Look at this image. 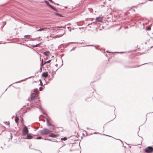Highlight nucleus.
I'll return each mask as SVG.
<instances>
[{"label":"nucleus","mask_w":153,"mask_h":153,"mask_svg":"<svg viewBox=\"0 0 153 153\" xmlns=\"http://www.w3.org/2000/svg\"><path fill=\"white\" fill-rule=\"evenodd\" d=\"M36 92L34 91L31 94V106L33 107H35L41 109L40 104L39 102V100L35 99V97L37 96Z\"/></svg>","instance_id":"f257e3e1"},{"label":"nucleus","mask_w":153,"mask_h":153,"mask_svg":"<svg viewBox=\"0 0 153 153\" xmlns=\"http://www.w3.org/2000/svg\"><path fill=\"white\" fill-rule=\"evenodd\" d=\"M39 132L42 134H47L49 133L50 130L47 128H45L40 130Z\"/></svg>","instance_id":"f03ea898"},{"label":"nucleus","mask_w":153,"mask_h":153,"mask_svg":"<svg viewBox=\"0 0 153 153\" xmlns=\"http://www.w3.org/2000/svg\"><path fill=\"white\" fill-rule=\"evenodd\" d=\"M144 151L147 153H152L153 152V148L148 146L145 149Z\"/></svg>","instance_id":"7ed1b4c3"},{"label":"nucleus","mask_w":153,"mask_h":153,"mask_svg":"<svg viewBox=\"0 0 153 153\" xmlns=\"http://www.w3.org/2000/svg\"><path fill=\"white\" fill-rule=\"evenodd\" d=\"M28 132V130L27 127L25 126L22 130V134L23 136L26 135Z\"/></svg>","instance_id":"20e7f679"},{"label":"nucleus","mask_w":153,"mask_h":153,"mask_svg":"<svg viewBox=\"0 0 153 153\" xmlns=\"http://www.w3.org/2000/svg\"><path fill=\"white\" fill-rule=\"evenodd\" d=\"M102 18L100 17H99L96 18V22H102Z\"/></svg>","instance_id":"39448f33"},{"label":"nucleus","mask_w":153,"mask_h":153,"mask_svg":"<svg viewBox=\"0 0 153 153\" xmlns=\"http://www.w3.org/2000/svg\"><path fill=\"white\" fill-rule=\"evenodd\" d=\"M58 136V134H55L52 133H51L49 134V137L54 138Z\"/></svg>","instance_id":"423d86ee"},{"label":"nucleus","mask_w":153,"mask_h":153,"mask_svg":"<svg viewBox=\"0 0 153 153\" xmlns=\"http://www.w3.org/2000/svg\"><path fill=\"white\" fill-rule=\"evenodd\" d=\"M27 138H25V139H31L33 137V136L30 134L28 133L27 134Z\"/></svg>","instance_id":"0eeeda50"},{"label":"nucleus","mask_w":153,"mask_h":153,"mask_svg":"<svg viewBox=\"0 0 153 153\" xmlns=\"http://www.w3.org/2000/svg\"><path fill=\"white\" fill-rule=\"evenodd\" d=\"M47 121V124L48 126H51L53 125H52L51 123L50 122L48 118H47L46 119Z\"/></svg>","instance_id":"6e6552de"},{"label":"nucleus","mask_w":153,"mask_h":153,"mask_svg":"<svg viewBox=\"0 0 153 153\" xmlns=\"http://www.w3.org/2000/svg\"><path fill=\"white\" fill-rule=\"evenodd\" d=\"M51 127H50L49 128L50 129V132H51L53 131L55 129V127L53 125H52L51 126Z\"/></svg>","instance_id":"1a4fd4ad"},{"label":"nucleus","mask_w":153,"mask_h":153,"mask_svg":"<svg viewBox=\"0 0 153 153\" xmlns=\"http://www.w3.org/2000/svg\"><path fill=\"white\" fill-rule=\"evenodd\" d=\"M48 76V72H44L42 75V76L44 77H47Z\"/></svg>","instance_id":"9d476101"},{"label":"nucleus","mask_w":153,"mask_h":153,"mask_svg":"<svg viewBox=\"0 0 153 153\" xmlns=\"http://www.w3.org/2000/svg\"><path fill=\"white\" fill-rule=\"evenodd\" d=\"M50 52L49 51H47L44 52L43 53L46 56H48L49 55Z\"/></svg>","instance_id":"9b49d317"},{"label":"nucleus","mask_w":153,"mask_h":153,"mask_svg":"<svg viewBox=\"0 0 153 153\" xmlns=\"http://www.w3.org/2000/svg\"><path fill=\"white\" fill-rule=\"evenodd\" d=\"M47 29V28H40L38 30H37V31H44V30H46V29Z\"/></svg>","instance_id":"f8f14e48"},{"label":"nucleus","mask_w":153,"mask_h":153,"mask_svg":"<svg viewBox=\"0 0 153 153\" xmlns=\"http://www.w3.org/2000/svg\"><path fill=\"white\" fill-rule=\"evenodd\" d=\"M19 118L18 117H17V115H16V117L15 119V121L16 123H18L19 120Z\"/></svg>","instance_id":"ddd939ff"},{"label":"nucleus","mask_w":153,"mask_h":153,"mask_svg":"<svg viewBox=\"0 0 153 153\" xmlns=\"http://www.w3.org/2000/svg\"><path fill=\"white\" fill-rule=\"evenodd\" d=\"M44 63H43V59H42V62L41 63L40 65L41 66V67L40 68V69L41 70H42V67L43 66V65H44Z\"/></svg>","instance_id":"4468645a"},{"label":"nucleus","mask_w":153,"mask_h":153,"mask_svg":"<svg viewBox=\"0 0 153 153\" xmlns=\"http://www.w3.org/2000/svg\"><path fill=\"white\" fill-rule=\"evenodd\" d=\"M24 37L27 39L30 38V36L29 35H25Z\"/></svg>","instance_id":"2eb2a0df"},{"label":"nucleus","mask_w":153,"mask_h":153,"mask_svg":"<svg viewBox=\"0 0 153 153\" xmlns=\"http://www.w3.org/2000/svg\"><path fill=\"white\" fill-rule=\"evenodd\" d=\"M67 140V138L66 137H65L63 138H61V140H62L65 141Z\"/></svg>","instance_id":"dca6fc26"},{"label":"nucleus","mask_w":153,"mask_h":153,"mask_svg":"<svg viewBox=\"0 0 153 153\" xmlns=\"http://www.w3.org/2000/svg\"><path fill=\"white\" fill-rule=\"evenodd\" d=\"M39 44H36V45H32L31 46L33 47L34 48L35 47H38L39 46Z\"/></svg>","instance_id":"f3484780"},{"label":"nucleus","mask_w":153,"mask_h":153,"mask_svg":"<svg viewBox=\"0 0 153 153\" xmlns=\"http://www.w3.org/2000/svg\"><path fill=\"white\" fill-rule=\"evenodd\" d=\"M45 2L46 3L47 5H48L49 6V5L50 4H49V2L48 1H45Z\"/></svg>","instance_id":"a211bd4d"},{"label":"nucleus","mask_w":153,"mask_h":153,"mask_svg":"<svg viewBox=\"0 0 153 153\" xmlns=\"http://www.w3.org/2000/svg\"><path fill=\"white\" fill-rule=\"evenodd\" d=\"M49 7L55 10V7L51 5H49Z\"/></svg>","instance_id":"6ab92c4d"},{"label":"nucleus","mask_w":153,"mask_h":153,"mask_svg":"<svg viewBox=\"0 0 153 153\" xmlns=\"http://www.w3.org/2000/svg\"><path fill=\"white\" fill-rule=\"evenodd\" d=\"M51 60H49L47 62H44V64H45L46 63H49L51 62Z\"/></svg>","instance_id":"aec40b11"},{"label":"nucleus","mask_w":153,"mask_h":153,"mask_svg":"<svg viewBox=\"0 0 153 153\" xmlns=\"http://www.w3.org/2000/svg\"><path fill=\"white\" fill-rule=\"evenodd\" d=\"M41 138H42V137H37L36 139H41Z\"/></svg>","instance_id":"412c9836"},{"label":"nucleus","mask_w":153,"mask_h":153,"mask_svg":"<svg viewBox=\"0 0 153 153\" xmlns=\"http://www.w3.org/2000/svg\"><path fill=\"white\" fill-rule=\"evenodd\" d=\"M40 85L41 86H42V85H43L42 83V81L40 80Z\"/></svg>","instance_id":"4be33fe9"},{"label":"nucleus","mask_w":153,"mask_h":153,"mask_svg":"<svg viewBox=\"0 0 153 153\" xmlns=\"http://www.w3.org/2000/svg\"><path fill=\"white\" fill-rule=\"evenodd\" d=\"M42 87H40V88H39V90H40V91H42Z\"/></svg>","instance_id":"5701e85b"},{"label":"nucleus","mask_w":153,"mask_h":153,"mask_svg":"<svg viewBox=\"0 0 153 153\" xmlns=\"http://www.w3.org/2000/svg\"><path fill=\"white\" fill-rule=\"evenodd\" d=\"M49 1H50L51 3H54V2L52 0H50Z\"/></svg>","instance_id":"b1692460"},{"label":"nucleus","mask_w":153,"mask_h":153,"mask_svg":"<svg viewBox=\"0 0 153 153\" xmlns=\"http://www.w3.org/2000/svg\"><path fill=\"white\" fill-rule=\"evenodd\" d=\"M146 29L147 30H150V27H148V28H146Z\"/></svg>","instance_id":"393cba45"},{"label":"nucleus","mask_w":153,"mask_h":153,"mask_svg":"<svg viewBox=\"0 0 153 153\" xmlns=\"http://www.w3.org/2000/svg\"><path fill=\"white\" fill-rule=\"evenodd\" d=\"M57 27L59 28H62L63 27L62 26H57Z\"/></svg>","instance_id":"a878e982"},{"label":"nucleus","mask_w":153,"mask_h":153,"mask_svg":"<svg viewBox=\"0 0 153 153\" xmlns=\"http://www.w3.org/2000/svg\"><path fill=\"white\" fill-rule=\"evenodd\" d=\"M65 33V32H64V33H63V34H62V35L61 36H60V37H61V36H63V34H64Z\"/></svg>","instance_id":"bb28decb"},{"label":"nucleus","mask_w":153,"mask_h":153,"mask_svg":"<svg viewBox=\"0 0 153 153\" xmlns=\"http://www.w3.org/2000/svg\"><path fill=\"white\" fill-rule=\"evenodd\" d=\"M60 17H62V16L61 14H59V15Z\"/></svg>","instance_id":"cd10ccee"},{"label":"nucleus","mask_w":153,"mask_h":153,"mask_svg":"<svg viewBox=\"0 0 153 153\" xmlns=\"http://www.w3.org/2000/svg\"><path fill=\"white\" fill-rule=\"evenodd\" d=\"M63 65V63H62L60 66H59V68H60Z\"/></svg>","instance_id":"c85d7f7f"},{"label":"nucleus","mask_w":153,"mask_h":153,"mask_svg":"<svg viewBox=\"0 0 153 153\" xmlns=\"http://www.w3.org/2000/svg\"><path fill=\"white\" fill-rule=\"evenodd\" d=\"M56 15H59V14L58 13H56Z\"/></svg>","instance_id":"c756f323"},{"label":"nucleus","mask_w":153,"mask_h":153,"mask_svg":"<svg viewBox=\"0 0 153 153\" xmlns=\"http://www.w3.org/2000/svg\"><path fill=\"white\" fill-rule=\"evenodd\" d=\"M139 65H137V66H136V67H139Z\"/></svg>","instance_id":"7c9ffc66"},{"label":"nucleus","mask_w":153,"mask_h":153,"mask_svg":"<svg viewBox=\"0 0 153 153\" xmlns=\"http://www.w3.org/2000/svg\"><path fill=\"white\" fill-rule=\"evenodd\" d=\"M56 67H57V66H58V64H56Z\"/></svg>","instance_id":"2f4dec72"},{"label":"nucleus","mask_w":153,"mask_h":153,"mask_svg":"<svg viewBox=\"0 0 153 153\" xmlns=\"http://www.w3.org/2000/svg\"><path fill=\"white\" fill-rule=\"evenodd\" d=\"M107 52H108V53H111V52H108V51H107Z\"/></svg>","instance_id":"473e14b6"},{"label":"nucleus","mask_w":153,"mask_h":153,"mask_svg":"<svg viewBox=\"0 0 153 153\" xmlns=\"http://www.w3.org/2000/svg\"><path fill=\"white\" fill-rule=\"evenodd\" d=\"M74 43H79L78 42H74Z\"/></svg>","instance_id":"72a5a7b5"},{"label":"nucleus","mask_w":153,"mask_h":153,"mask_svg":"<svg viewBox=\"0 0 153 153\" xmlns=\"http://www.w3.org/2000/svg\"><path fill=\"white\" fill-rule=\"evenodd\" d=\"M48 140L49 141H51V140H50V139H48Z\"/></svg>","instance_id":"f704fd0d"},{"label":"nucleus","mask_w":153,"mask_h":153,"mask_svg":"<svg viewBox=\"0 0 153 153\" xmlns=\"http://www.w3.org/2000/svg\"><path fill=\"white\" fill-rule=\"evenodd\" d=\"M53 141V142H57V141Z\"/></svg>","instance_id":"c9c22d12"},{"label":"nucleus","mask_w":153,"mask_h":153,"mask_svg":"<svg viewBox=\"0 0 153 153\" xmlns=\"http://www.w3.org/2000/svg\"><path fill=\"white\" fill-rule=\"evenodd\" d=\"M42 112L43 113H44V112H43V111L42 110H41Z\"/></svg>","instance_id":"e433bc0d"},{"label":"nucleus","mask_w":153,"mask_h":153,"mask_svg":"<svg viewBox=\"0 0 153 153\" xmlns=\"http://www.w3.org/2000/svg\"><path fill=\"white\" fill-rule=\"evenodd\" d=\"M69 31H71V29H70L69 30Z\"/></svg>","instance_id":"4c0bfd02"},{"label":"nucleus","mask_w":153,"mask_h":153,"mask_svg":"<svg viewBox=\"0 0 153 153\" xmlns=\"http://www.w3.org/2000/svg\"><path fill=\"white\" fill-rule=\"evenodd\" d=\"M7 124L8 125H9V123H7Z\"/></svg>","instance_id":"58836bf2"},{"label":"nucleus","mask_w":153,"mask_h":153,"mask_svg":"<svg viewBox=\"0 0 153 153\" xmlns=\"http://www.w3.org/2000/svg\"><path fill=\"white\" fill-rule=\"evenodd\" d=\"M91 45H87V46H90Z\"/></svg>","instance_id":"ea45409f"},{"label":"nucleus","mask_w":153,"mask_h":153,"mask_svg":"<svg viewBox=\"0 0 153 153\" xmlns=\"http://www.w3.org/2000/svg\"><path fill=\"white\" fill-rule=\"evenodd\" d=\"M70 28V27H68V28Z\"/></svg>","instance_id":"a19ab883"},{"label":"nucleus","mask_w":153,"mask_h":153,"mask_svg":"<svg viewBox=\"0 0 153 153\" xmlns=\"http://www.w3.org/2000/svg\"><path fill=\"white\" fill-rule=\"evenodd\" d=\"M123 53V52H120V53Z\"/></svg>","instance_id":"79ce46f5"},{"label":"nucleus","mask_w":153,"mask_h":153,"mask_svg":"<svg viewBox=\"0 0 153 153\" xmlns=\"http://www.w3.org/2000/svg\"><path fill=\"white\" fill-rule=\"evenodd\" d=\"M16 82L15 83H17V82Z\"/></svg>","instance_id":"37998d69"},{"label":"nucleus","mask_w":153,"mask_h":153,"mask_svg":"<svg viewBox=\"0 0 153 153\" xmlns=\"http://www.w3.org/2000/svg\"><path fill=\"white\" fill-rule=\"evenodd\" d=\"M90 25V24H88V26Z\"/></svg>","instance_id":"c03bdc74"},{"label":"nucleus","mask_w":153,"mask_h":153,"mask_svg":"<svg viewBox=\"0 0 153 153\" xmlns=\"http://www.w3.org/2000/svg\"><path fill=\"white\" fill-rule=\"evenodd\" d=\"M11 85H9V87H10V86H11Z\"/></svg>","instance_id":"a18cd8bd"}]
</instances>
